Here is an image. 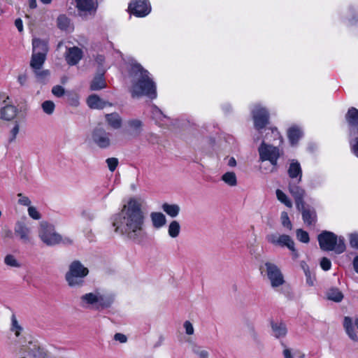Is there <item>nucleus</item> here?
Here are the masks:
<instances>
[{
    "label": "nucleus",
    "instance_id": "nucleus-1",
    "mask_svg": "<svg viewBox=\"0 0 358 358\" xmlns=\"http://www.w3.org/2000/svg\"><path fill=\"white\" fill-rule=\"evenodd\" d=\"M112 224L115 232L134 243L140 244L146 238L145 215L136 199H131L121 212L113 215Z\"/></svg>",
    "mask_w": 358,
    "mask_h": 358
},
{
    "label": "nucleus",
    "instance_id": "nucleus-2",
    "mask_svg": "<svg viewBox=\"0 0 358 358\" xmlns=\"http://www.w3.org/2000/svg\"><path fill=\"white\" fill-rule=\"evenodd\" d=\"M129 74L131 78V94L132 97L146 96L151 99L157 98V86L150 73L140 64L131 65Z\"/></svg>",
    "mask_w": 358,
    "mask_h": 358
},
{
    "label": "nucleus",
    "instance_id": "nucleus-3",
    "mask_svg": "<svg viewBox=\"0 0 358 358\" xmlns=\"http://www.w3.org/2000/svg\"><path fill=\"white\" fill-rule=\"evenodd\" d=\"M80 300L82 307L99 311L110 308L114 302L115 296L111 293H102L96 290L83 294Z\"/></svg>",
    "mask_w": 358,
    "mask_h": 358
},
{
    "label": "nucleus",
    "instance_id": "nucleus-4",
    "mask_svg": "<svg viewBox=\"0 0 358 358\" xmlns=\"http://www.w3.org/2000/svg\"><path fill=\"white\" fill-rule=\"evenodd\" d=\"M258 153L259 162H269L271 164L269 171L271 173H275L278 171L280 167L278 160L284 155L282 150H280L277 146L266 143L263 141L258 148Z\"/></svg>",
    "mask_w": 358,
    "mask_h": 358
},
{
    "label": "nucleus",
    "instance_id": "nucleus-5",
    "mask_svg": "<svg viewBox=\"0 0 358 358\" xmlns=\"http://www.w3.org/2000/svg\"><path fill=\"white\" fill-rule=\"evenodd\" d=\"M319 245L323 251H334L341 254L345 250V239L343 236L338 237L334 233L323 231L317 236Z\"/></svg>",
    "mask_w": 358,
    "mask_h": 358
},
{
    "label": "nucleus",
    "instance_id": "nucleus-6",
    "mask_svg": "<svg viewBox=\"0 0 358 358\" xmlns=\"http://www.w3.org/2000/svg\"><path fill=\"white\" fill-rule=\"evenodd\" d=\"M89 270L80 261L75 260L69 265L65 279L70 287H80L84 283V278L88 275Z\"/></svg>",
    "mask_w": 358,
    "mask_h": 358
},
{
    "label": "nucleus",
    "instance_id": "nucleus-7",
    "mask_svg": "<svg viewBox=\"0 0 358 358\" xmlns=\"http://www.w3.org/2000/svg\"><path fill=\"white\" fill-rule=\"evenodd\" d=\"M261 274L267 277L273 288L279 287L285 281L280 268L275 264L266 262L259 267Z\"/></svg>",
    "mask_w": 358,
    "mask_h": 358
},
{
    "label": "nucleus",
    "instance_id": "nucleus-8",
    "mask_svg": "<svg viewBox=\"0 0 358 358\" xmlns=\"http://www.w3.org/2000/svg\"><path fill=\"white\" fill-rule=\"evenodd\" d=\"M38 236L41 240L48 246H53L62 242V236L57 234L52 224L46 222L40 224Z\"/></svg>",
    "mask_w": 358,
    "mask_h": 358
},
{
    "label": "nucleus",
    "instance_id": "nucleus-9",
    "mask_svg": "<svg viewBox=\"0 0 358 358\" xmlns=\"http://www.w3.org/2000/svg\"><path fill=\"white\" fill-rule=\"evenodd\" d=\"M255 128L260 131L269 122V113L266 108L256 105L251 111Z\"/></svg>",
    "mask_w": 358,
    "mask_h": 358
},
{
    "label": "nucleus",
    "instance_id": "nucleus-10",
    "mask_svg": "<svg viewBox=\"0 0 358 358\" xmlns=\"http://www.w3.org/2000/svg\"><path fill=\"white\" fill-rule=\"evenodd\" d=\"M111 134L107 132L101 127L95 128L92 134V139L94 143L99 148L106 149L111 144Z\"/></svg>",
    "mask_w": 358,
    "mask_h": 358
},
{
    "label": "nucleus",
    "instance_id": "nucleus-11",
    "mask_svg": "<svg viewBox=\"0 0 358 358\" xmlns=\"http://www.w3.org/2000/svg\"><path fill=\"white\" fill-rule=\"evenodd\" d=\"M128 9L136 17H143L150 13L151 6L148 0H131Z\"/></svg>",
    "mask_w": 358,
    "mask_h": 358
},
{
    "label": "nucleus",
    "instance_id": "nucleus-12",
    "mask_svg": "<svg viewBox=\"0 0 358 358\" xmlns=\"http://www.w3.org/2000/svg\"><path fill=\"white\" fill-rule=\"evenodd\" d=\"M345 118L348 126V135H358V109L355 107L349 108Z\"/></svg>",
    "mask_w": 358,
    "mask_h": 358
},
{
    "label": "nucleus",
    "instance_id": "nucleus-13",
    "mask_svg": "<svg viewBox=\"0 0 358 358\" xmlns=\"http://www.w3.org/2000/svg\"><path fill=\"white\" fill-rule=\"evenodd\" d=\"M288 188L289 193L294 199L296 208H301L303 205L305 204V190L301 187L294 182H289Z\"/></svg>",
    "mask_w": 358,
    "mask_h": 358
},
{
    "label": "nucleus",
    "instance_id": "nucleus-14",
    "mask_svg": "<svg viewBox=\"0 0 358 358\" xmlns=\"http://www.w3.org/2000/svg\"><path fill=\"white\" fill-rule=\"evenodd\" d=\"M83 51L78 47L70 48L66 54V61L71 66L76 65L82 59Z\"/></svg>",
    "mask_w": 358,
    "mask_h": 358
},
{
    "label": "nucleus",
    "instance_id": "nucleus-15",
    "mask_svg": "<svg viewBox=\"0 0 358 358\" xmlns=\"http://www.w3.org/2000/svg\"><path fill=\"white\" fill-rule=\"evenodd\" d=\"M297 209L301 212L303 221L307 226L315 225L317 222V214L314 209L306 208L305 204L301 208Z\"/></svg>",
    "mask_w": 358,
    "mask_h": 358
},
{
    "label": "nucleus",
    "instance_id": "nucleus-16",
    "mask_svg": "<svg viewBox=\"0 0 358 358\" xmlns=\"http://www.w3.org/2000/svg\"><path fill=\"white\" fill-rule=\"evenodd\" d=\"M287 173L291 179H296L298 183L301 181L302 169L298 161L292 160L287 170Z\"/></svg>",
    "mask_w": 358,
    "mask_h": 358
},
{
    "label": "nucleus",
    "instance_id": "nucleus-17",
    "mask_svg": "<svg viewBox=\"0 0 358 358\" xmlns=\"http://www.w3.org/2000/svg\"><path fill=\"white\" fill-rule=\"evenodd\" d=\"M17 111L15 106L6 104L0 109V117L6 121H11L16 117Z\"/></svg>",
    "mask_w": 358,
    "mask_h": 358
},
{
    "label": "nucleus",
    "instance_id": "nucleus-18",
    "mask_svg": "<svg viewBox=\"0 0 358 358\" xmlns=\"http://www.w3.org/2000/svg\"><path fill=\"white\" fill-rule=\"evenodd\" d=\"M15 234L20 236L23 243L31 241V229L22 222H17L15 227Z\"/></svg>",
    "mask_w": 358,
    "mask_h": 358
},
{
    "label": "nucleus",
    "instance_id": "nucleus-19",
    "mask_svg": "<svg viewBox=\"0 0 358 358\" xmlns=\"http://www.w3.org/2000/svg\"><path fill=\"white\" fill-rule=\"evenodd\" d=\"M48 43L45 40L41 38H33L32 40V52H36L37 54L43 55L47 56L48 52Z\"/></svg>",
    "mask_w": 358,
    "mask_h": 358
},
{
    "label": "nucleus",
    "instance_id": "nucleus-20",
    "mask_svg": "<svg viewBox=\"0 0 358 358\" xmlns=\"http://www.w3.org/2000/svg\"><path fill=\"white\" fill-rule=\"evenodd\" d=\"M87 102L89 107L94 109H103L107 106H112L110 103L103 101L96 94H92L89 96Z\"/></svg>",
    "mask_w": 358,
    "mask_h": 358
},
{
    "label": "nucleus",
    "instance_id": "nucleus-21",
    "mask_svg": "<svg viewBox=\"0 0 358 358\" xmlns=\"http://www.w3.org/2000/svg\"><path fill=\"white\" fill-rule=\"evenodd\" d=\"M272 335L277 338L285 337L287 333L286 324L282 322H271Z\"/></svg>",
    "mask_w": 358,
    "mask_h": 358
},
{
    "label": "nucleus",
    "instance_id": "nucleus-22",
    "mask_svg": "<svg viewBox=\"0 0 358 358\" xmlns=\"http://www.w3.org/2000/svg\"><path fill=\"white\" fill-rule=\"evenodd\" d=\"M105 119L108 124L114 129H118L122 127V119L117 113L106 114Z\"/></svg>",
    "mask_w": 358,
    "mask_h": 358
},
{
    "label": "nucleus",
    "instance_id": "nucleus-23",
    "mask_svg": "<svg viewBox=\"0 0 358 358\" xmlns=\"http://www.w3.org/2000/svg\"><path fill=\"white\" fill-rule=\"evenodd\" d=\"M46 57L47 56H44L43 55H41L32 52L30 66L33 70H41L46 59Z\"/></svg>",
    "mask_w": 358,
    "mask_h": 358
},
{
    "label": "nucleus",
    "instance_id": "nucleus-24",
    "mask_svg": "<svg viewBox=\"0 0 358 358\" xmlns=\"http://www.w3.org/2000/svg\"><path fill=\"white\" fill-rule=\"evenodd\" d=\"M343 327L348 336L353 341H358V336L355 332V328L352 324V320L350 317H345L343 320Z\"/></svg>",
    "mask_w": 358,
    "mask_h": 358
},
{
    "label": "nucleus",
    "instance_id": "nucleus-25",
    "mask_svg": "<svg viewBox=\"0 0 358 358\" xmlns=\"http://www.w3.org/2000/svg\"><path fill=\"white\" fill-rule=\"evenodd\" d=\"M152 225L156 229H159L165 225L166 220L165 215L162 213L153 212L150 214Z\"/></svg>",
    "mask_w": 358,
    "mask_h": 358
},
{
    "label": "nucleus",
    "instance_id": "nucleus-26",
    "mask_svg": "<svg viewBox=\"0 0 358 358\" xmlns=\"http://www.w3.org/2000/svg\"><path fill=\"white\" fill-rule=\"evenodd\" d=\"M303 133L297 127H292L287 131V136L292 145H296Z\"/></svg>",
    "mask_w": 358,
    "mask_h": 358
},
{
    "label": "nucleus",
    "instance_id": "nucleus-27",
    "mask_svg": "<svg viewBox=\"0 0 358 358\" xmlns=\"http://www.w3.org/2000/svg\"><path fill=\"white\" fill-rule=\"evenodd\" d=\"M151 113L152 119H154L156 123L159 126H162L164 124L163 121L164 119H169V117L165 115L157 106L155 105L152 106Z\"/></svg>",
    "mask_w": 358,
    "mask_h": 358
},
{
    "label": "nucleus",
    "instance_id": "nucleus-28",
    "mask_svg": "<svg viewBox=\"0 0 358 358\" xmlns=\"http://www.w3.org/2000/svg\"><path fill=\"white\" fill-rule=\"evenodd\" d=\"M162 210L170 217H176L180 213V206L178 204H169L164 203L162 206Z\"/></svg>",
    "mask_w": 358,
    "mask_h": 358
},
{
    "label": "nucleus",
    "instance_id": "nucleus-29",
    "mask_svg": "<svg viewBox=\"0 0 358 358\" xmlns=\"http://www.w3.org/2000/svg\"><path fill=\"white\" fill-rule=\"evenodd\" d=\"M106 86L105 79L103 78V73L94 78L92 80L90 89L93 91L99 90L105 88Z\"/></svg>",
    "mask_w": 358,
    "mask_h": 358
},
{
    "label": "nucleus",
    "instance_id": "nucleus-30",
    "mask_svg": "<svg viewBox=\"0 0 358 358\" xmlns=\"http://www.w3.org/2000/svg\"><path fill=\"white\" fill-rule=\"evenodd\" d=\"M327 296L329 300L335 302H341L343 299V293L336 287L330 288L327 292Z\"/></svg>",
    "mask_w": 358,
    "mask_h": 358
},
{
    "label": "nucleus",
    "instance_id": "nucleus-31",
    "mask_svg": "<svg viewBox=\"0 0 358 358\" xmlns=\"http://www.w3.org/2000/svg\"><path fill=\"white\" fill-rule=\"evenodd\" d=\"M127 124L136 135H138L142 130L143 122L138 119H130L127 122Z\"/></svg>",
    "mask_w": 358,
    "mask_h": 358
},
{
    "label": "nucleus",
    "instance_id": "nucleus-32",
    "mask_svg": "<svg viewBox=\"0 0 358 358\" xmlns=\"http://www.w3.org/2000/svg\"><path fill=\"white\" fill-rule=\"evenodd\" d=\"M76 4L80 11L90 12L95 10L93 0H76Z\"/></svg>",
    "mask_w": 358,
    "mask_h": 358
},
{
    "label": "nucleus",
    "instance_id": "nucleus-33",
    "mask_svg": "<svg viewBox=\"0 0 358 358\" xmlns=\"http://www.w3.org/2000/svg\"><path fill=\"white\" fill-rule=\"evenodd\" d=\"M221 179L225 184L230 187H234L237 185V178L234 172H226L222 176Z\"/></svg>",
    "mask_w": 358,
    "mask_h": 358
},
{
    "label": "nucleus",
    "instance_id": "nucleus-34",
    "mask_svg": "<svg viewBox=\"0 0 358 358\" xmlns=\"http://www.w3.org/2000/svg\"><path fill=\"white\" fill-rule=\"evenodd\" d=\"M180 232V225L176 220H173L169 225L168 234L171 238H176Z\"/></svg>",
    "mask_w": 358,
    "mask_h": 358
},
{
    "label": "nucleus",
    "instance_id": "nucleus-35",
    "mask_svg": "<svg viewBox=\"0 0 358 358\" xmlns=\"http://www.w3.org/2000/svg\"><path fill=\"white\" fill-rule=\"evenodd\" d=\"M278 245H280V247H287L288 249H292L293 245H294V242L288 235H280Z\"/></svg>",
    "mask_w": 358,
    "mask_h": 358
},
{
    "label": "nucleus",
    "instance_id": "nucleus-36",
    "mask_svg": "<svg viewBox=\"0 0 358 358\" xmlns=\"http://www.w3.org/2000/svg\"><path fill=\"white\" fill-rule=\"evenodd\" d=\"M301 266L306 275V284L309 286H313L315 281V275H312L309 267L307 264H302Z\"/></svg>",
    "mask_w": 358,
    "mask_h": 358
},
{
    "label": "nucleus",
    "instance_id": "nucleus-37",
    "mask_svg": "<svg viewBox=\"0 0 358 358\" xmlns=\"http://www.w3.org/2000/svg\"><path fill=\"white\" fill-rule=\"evenodd\" d=\"M277 199L288 208L292 207V203L287 196L280 189H278L275 192Z\"/></svg>",
    "mask_w": 358,
    "mask_h": 358
},
{
    "label": "nucleus",
    "instance_id": "nucleus-38",
    "mask_svg": "<svg viewBox=\"0 0 358 358\" xmlns=\"http://www.w3.org/2000/svg\"><path fill=\"white\" fill-rule=\"evenodd\" d=\"M70 24L69 19L64 15L57 17V26L62 30H67Z\"/></svg>",
    "mask_w": 358,
    "mask_h": 358
},
{
    "label": "nucleus",
    "instance_id": "nucleus-39",
    "mask_svg": "<svg viewBox=\"0 0 358 358\" xmlns=\"http://www.w3.org/2000/svg\"><path fill=\"white\" fill-rule=\"evenodd\" d=\"M349 143L352 152L358 158V135L349 136Z\"/></svg>",
    "mask_w": 358,
    "mask_h": 358
},
{
    "label": "nucleus",
    "instance_id": "nucleus-40",
    "mask_svg": "<svg viewBox=\"0 0 358 358\" xmlns=\"http://www.w3.org/2000/svg\"><path fill=\"white\" fill-rule=\"evenodd\" d=\"M296 236L297 239L301 243H308L310 241L308 233L302 229H296Z\"/></svg>",
    "mask_w": 358,
    "mask_h": 358
},
{
    "label": "nucleus",
    "instance_id": "nucleus-41",
    "mask_svg": "<svg viewBox=\"0 0 358 358\" xmlns=\"http://www.w3.org/2000/svg\"><path fill=\"white\" fill-rule=\"evenodd\" d=\"M10 330L15 332L16 336H19L22 330V327L18 324V322L15 315H13L11 317Z\"/></svg>",
    "mask_w": 358,
    "mask_h": 358
},
{
    "label": "nucleus",
    "instance_id": "nucleus-42",
    "mask_svg": "<svg viewBox=\"0 0 358 358\" xmlns=\"http://www.w3.org/2000/svg\"><path fill=\"white\" fill-rule=\"evenodd\" d=\"M192 352L199 358H208V352L201 346L194 345L192 347Z\"/></svg>",
    "mask_w": 358,
    "mask_h": 358
},
{
    "label": "nucleus",
    "instance_id": "nucleus-43",
    "mask_svg": "<svg viewBox=\"0 0 358 358\" xmlns=\"http://www.w3.org/2000/svg\"><path fill=\"white\" fill-rule=\"evenodd\" d=\"M42 109L44 113H45L48 115H51L53 113L55 108V105L53 101H45L42 105Z\"/></svg>",
    "mask_w": 358,
    "mask_h": 358
},
{
    "label": "nucleus",
    "instance_id": "nucleus-44",
    "mask_svg": "<svg viewBox=\"0 0 358 358\" xmlns=\"http://www.w3.org/2000/svg\"><path fill=\"white\" fill-rule=\"evenodd\" d=\"M4 263L12 267L18 268L20 266V263L17 261L15 257L12 255H8L4 258Z\"/></svg>",
    "mask_w": 358,
    "mask_h": 358
},
{
    "label": "nucleus",
    "instance_id": "nucleus-45",
    "mask_svg": "<svg viewBox=\"0 0 358 358\" xmlns=\"http://www.w3.org/2000/svg\"><path fill=\"white\" fill-rule=\"evenodd\" d=\"M280 219L282 226L284 227H286L289 230H291L292 228V224L289 220L287 213L282 212Z\"/></svg>",
    "mask_w": 358,
    "mask_h": 358
},
{
    "label": "nucleus",
    "instance_id": "nucleus-46",
    "mask_svg": "<svg viewBox=\"0 0 358 358\" xmlns=\"http://www.w3.org/2000/svg\"><path fill=\"white\" fill-rule=\"evenodd\" d=\"M33 358H48V355L43 349L40 348H35L31 354Z\"/></svg>",
    "mask_w": 358,
    "mask_h": 358
},
{
    "label": "nucleus",
    "instance_id": "nucleus-47",
    "mask_svg": "<svg viewBox=\"0 0 358 358\" xmlns=\"http://www.w3.org/2000/svg\"><path fill=\"white\" fill-rule=\"evenodd\" d=\"M106 162L111 172H113L118 165V159L115 157L108 158Z\"/></svg>",
    "mask_w": 358,
    "mask_h": 358
},
{
    "label": "nucleus",
    "instance_id": "nucleus-48",
    "mask_svg": "<svg viewBox=\"0 0 358 358\" xmlns=\"http://www.w3.org/2000/svg\"><path fill=\"white\" fill-rule=\"evenodd\" d=\"M19 130H20V124H19V122L16 121L14 124L13 127L10 130V137L9 139L10 142H12L15 140L17 135L19 133Z\"/></svg>",
    "mask_w": 358,
    "mask_h": 358
},
{
    "label": "nucleus",
    "instance_id": "nucleus-49",
    "mask_svg": "<svg viewBox=\"0 0 358 358\" xmlns=\"http://www.w3.org/2000/svg\"><path fill=\"white\" fill-rule=\"evenodd\" d=\"M52 93L57 97H61L65 94V90L61 85H55L52 89Z\"/></svg>",
    "mask_w": 358,
    "mask_h": 358
},
{
    "label": "nucleus",
    "instance_id": "nucleus-50",
    "mask_svg": "<svg viewBox=\"0 0 358 358\" xmlns=\"http://www.w3.org/2000/svg\"><path fill=\"white\" fill-rule=\"evenodd\" d=\"M28 214L34 220H39L41 218V214L34 206H29Z\"/></svg>",
    "mask_w": 358,
    "mask_h": 358
},
{
    "label": "nucleus",
    "instance_id": "nucleus-51",
    "mask_svg": "<svg viewBox=\"0 0 358 358\" xmlns=\"http://www.w3.org/2000/svg\"><path fill=\"white\" fill-rule=\"evenodd\" d=\"M320 266L324 271H329L331 269V262L328 258L322 257L320 260Z\"/></svg>",
    "mask_w": 358,
    "mask_h": 358
},
{
    "label": "nucleus",
    "instance_id": "nucleus-52",
    "mask_svg": "<svg viewBox=\"0 0 358 358\" xmlns=\"http://www.w3.org/2000/svg\"><path fill=\"white\" fill-rule=\"evenodd\" d=\"M350 245L352 248L358 250V234L354 233L350 235Z\"/></svg>",
    "mask_w": 358,
    "mask_h": 358
},
{
    "label": "nucleus",
    "instance_id": "nucleus-53",
    "mask_svg": "<svg viewBox=\"0 0 358 358\" xmlns=\"http://www.w3.org/2000/svg\"><path fill=\"white\" fill-rule=\"evenodd\" d=\"M17 196L19 197V199H18L19 204L25 206H29V205L31 203V201L27 196H23L22 194H21V193H19L17 194Z\"/></svg>",
    "mask_w": 358,
    "mask_h": 358
},
{
    "label": "nucleus",
    "instance_id": "nucleus-54",
    "mask_svg": "<svg viewBox=\"0 0 358 358\" xmlns=\"http://www.w3.org/2000/svg\"><path fill=\"white\" fill-rule=\"evenodd\" d=\"M279 238H280V236H278V234H268L266 236L267 241L269 243L274 244V245L278 244Z\"/></svg>",
    "mask_w": 358,
    "mask_h": 358
},
{
    "label": "nucleus",
    "instance_id": "nucleus-55",
    "mask_svg": "<svg viewBox=\"0 0 358 358\" xmlns=\"http://www.w3.org/2000/svg\"><path fill=\"white\" fill-rule=\"evenodd\" d=\"M184 328L185 329V332L187 334L192 335L194 334V327L189 321L185 322Z\"/></svg>",
    "mask_w": 358,
    "mask_h": 358
},
{
    "label": "nucleus",
    "instance_id": "nucleus-56",
    "mask_svg": "<svg viewBox=\"0 0 358 358\" xmlns=\"http://www.w3.org/2000/svg\"><path fill=\"white\" fill-rule=\"evenodd\" d=\"M34 71L36 76L39 79L44 78L50 74V72L48 70H43V71L34 70Z\"/></svg>",
    "mask_w": 358,
    "mask_h": 358
},
{
    "label": "nucleus",
    "instance_id": "nucleus-57",
    "mask_svg": "<svg viewBox=\"0 0 358 358\" xmlns=\"http://www.w3.org/2000/svg\"><path fill=\"white\" fill-rule=\"evenodd\" d=\"M68 101L71 106H77L79 104V98L76 94L69 95Z\"/></svg>",
    "mask_w": 358,
    "mask_h": 358
},
{
    "label": "nucleus",
    "instance_id": "nucleus-58",
    "mask_svg": "<svg viewBox=\"0 0 358 358\" xmlns=\"http://www.w3.org/2000/svg\"><path fill=\"white\" fill-rule=\"evenodd\" d=\"M114 339L121 343H126L127 341V336L124 334L120 333H116L114 335Z\"/></svg>",
    "mask_w": 358,
    "mask_h": 358
},
{
    "label": "nucleus",
    "instance_id": "nucleus-59",
    "mask_svg": "<svg viewBox=\"0 0 358 358\" xmlns=\"http://www.w3.org/2000/svg\"><path fill=\"white\" fill-rule=\"evenodd\" d=\"M94 60L99 66H102L105 62V57L102 55H96L94 57Z\"/></svg>",
    "mask_w": 358,
    "mask_h": 358
},
{
    "label": "nucleus",
    "instance_id": "nucleus-60",
    "mask_svg": "<svg viewBox=\"0 0 358 358\" xmlns=\"http://www.w3.org/2000/svg\"><path fill=\"white\" fill-rule=\"evenodd\" d=\"M17 80L21 86L24 85L27 81V76L25 74H21L18 76Z\"/></svg>",
    "mask_w": 358,
    "mask_h": 358
},
{
    "label": "nucleus",
    "instance_id": "nucleus-61",
    "mask_svg": "<svg viewBox=\"0 0 358 358\" xmlns=\"http://www.w3.org/2000/svg\"><path fill=\"white\" fill-rule=\"evenodd\" d=\"M15 25L20 32H22L23 31L22 20L20 18H17L15 20Z\"/></svg>",
    "mask_w": 358,
    "mask_h": 358
},
{
    "label": "nucleus",
    "instance_id": "nucleus-62",
    "mask_svg": "<svg viewBox=\"0 0 358 358\" xmlns=\"http://www.w3.org/2000/svg\"><path fill=\"white\" fill-rule=\"evenodd\" d=\"M283 355L285 358H293L292 352L288 348H286L283 350Z\"/></svg>",
    "mask_w": 358,
    "mask_h": 358
},
{
    "label": "nucleus",
    "instance_id": "nucleus-63",
    "mask_svg": "<svg viewBox=\"0 0 358 358\" xmlns=\"http://www.w3.org/2000/svg\"><path fill=\"white\" fill-rule=\"evenodd\" d=\"M228 166L231 167H234L236 165V161L234 157H230L227 162Z\"/></svg>",
    "mask_w": 358,
    "mask_h": 358
},
{
    "label": "nucleus",
    "instance_id": "nucleus-64",
    "mask_svg": "<svg viewBox=\"0 0 358 358\" xmlns=\"http://www.w3.org/2000/svg\"><path fill=\"white\" fill-rule=\"evenodd\" d=\"M353 264L355 271L358 273V255L355 258Z\"/></svg>",
    "mask_w": 358,
    "mask_h": 358
}]
</instances>
